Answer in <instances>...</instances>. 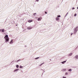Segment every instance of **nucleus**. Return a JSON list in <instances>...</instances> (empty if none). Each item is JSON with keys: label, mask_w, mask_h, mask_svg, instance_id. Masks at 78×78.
<instances>
[{"label": "nucleus", "mask_w": 78, "mask_h": 78, "mask_svg": "<svg viewBox=\"0 0 78 78\" xmlns=\"http://www.w3.org/2000/svg\"><path fill=\"white\" fill-rule=\"evenodd\" d=\"M42 64H43V63L41 65H42Z\"/></svg>", "instance_id": "nucleus-31"}, {"label": "nucleus", "mask_w": 78, "mask_h": 78, "mask_svg": "<svg viewBox=\"0 0 78 78\" xmlns=\"http://www.w3.org/2000/svg\"><path fill=\"white\" fill-rule=\"evenodd\" d=\"M77 9H78V7H77Z\"/></svg>", "instance_id": "nucleus-30"}, {"label": "nucleus", "mask_w": 78, "mask_h": 78, "mask_svg": "<svg viewBox=\"0 0 78 78\" xmlns=\"http://www.w3.org/2000/svg\"><path fill=\"white\" fill-rule=\"evenodd\" d=\"M66 75H68V73H66Z\"/></svg>", "instance_id": "nucleus-18"}, {"label": "nucleus", "mask_w": 78, "mask_h": 78, "mask_svg": "<svg viewBox=\"0 0 78 78\" xmlns=\"http://www.w3.org/2000/svg\"><path fill=\"white\" fill-rule=\"evenodd\" d=\"M20 68L21 69H22V68H23V66H20Z\"/></svg>", "instance_id": "nucleus-15"}, {"label": "nucleus", "mask_w": 78, "mask_h": 78, "mask_svg": "<svg viewBox=\"0 0 78 78\" xmlns=\"http://www.w3.org/2000/svg\"><path fill=\"white\" fill-rule=\"evenodd\" d=\"M39 1V0H36V2H38Z\"/></svg>", "instance_id": "nucleus-20"}, {"label": "nucleus", "mask_w": 78, "mask_h": 78, "mask_svg": "<svg viewBox=\"0 0 78 78\" xmlns=\"http://www.w3.org/2000/svg\"><path fill=\"white\" fill-rule=\"evenodd\" d=\"M68 71H69V72H71V71H72V69H70Z\"/></svg>", "instance_id": "nucleus-12"}, {"label": "nucleus", "mask_w": 78, "mask_h": 78, "mask_svg": "<svg viewBox=\"0 0 78 78\" xmlns=\"http://www.w3.org/2000/svg\"><path fill=\"white\" fill-rule=\"evenodd\" d=\"M31 29H32V28L30 27H28L27 28V29L28 30H31Z\"/></svg>", "instance_id": "nucleus-5"}, {"label": "nucleus", "mask_w": 78, "mask_h": 78, "mask_svg": "<svg viewBox=\"0 0 78 78\" xmlns=\"http://www.w3.org/2000/svg\"><path fill=\"white\" fill-rule=\"evenodd\" d=\"M42 17H40L38 18V19L37 20L38 21H41V20H42Z\"/></svg>", "instance_id": "nucleus-2"}, {"label": "nucleus", "mask_w": 78, "mask_h": 78, "mask_svg": "<svg viewBox=\"0 0 78 78\" xmlns=\"http://www.w3.org/2000/svg\"><path fill=\"white\" fill-rule=\"evenodd\" d=\"M19 70V69H16L14 70V72H16V71H18Z\"/></svg>", "instance_id": "nucleus-4"}, {"label": "nucleus", "mask_w": 78, "mask_h": 78, "mask_svg": "<svg viewBox=\"0 0 78 78\" xmlns=\"http://www.w3.org/2000/svg\"><path fill=\"white\" fill-rule=\"evenodd\" d=\"M76 58L77 59H78V55H76Z\"/></svg>", "instance_id": "nucleus-13"}, {"label": "nucleus", "mask_w": 78, "mask_h": 78, "mask_svg": "<svg viewBox=\"0 0 78 78\" xmlns=\"http://www.w3.org/2000/svg\"><path fill=\"white\" fill-rule=\"evenodd\" d=\"M4 38L5 39L6 42L9 41V37H8V35H6L5 37Z\"/></svg>", "instance_id": "nucleus-1"}, {"label": "nucleus", "mask_w": 78, "mask_h": 78, "mask_svg": "<svg viewBox=\"0 0 78 78\" xmlns=\"http://www.w3.org/2000/svg\"><path fill=\"white\" fill-rule=\"evenodd\" d=\"M57 17H61V16L60 15H58L57 16Z\"/></svg>", "instance_id": "nucleus-10"}, {"label": "nucleus", "mask_w": 78, "mask_h": 78, "mask_svg": "<svg viewBox=\"0 0 78 78\" xmlns=\"http://www.w3.org/2000/svg\"><path fill=\"white\" fill-rule=\"evenodd\" d=\"M63 70L64 71H66V69H64Z\"/></svg>", "instance_id": "nucleus-19"}, {"label": "nucleus", "mask_w": 78, "mask_h": 78, "mask_svg": "<svg viewBox=\"0 0 78 78\" xmlns=\"http://www.w3.org/2000/svg\"><path fill=\"white\" fill-rule=\"evenodd\" d=\"M16 26H17V25L16 24Z\"/></svg>", "instance_id": "nucleus-29"}, {"label": "nucleus", "mask_w": 78, "mask_h": 78, "mask_svg": "<svg viewBox=\"0 0 78 78\" xmlns=\"http://www.w3.org/2000/svg\"><path fill=\"white\" fill-rule=\"evenodd\" d=\"M66 62V61H64V62H62V64H64V62Z\"/></svg>", "instance_id": "nucleus-9"}, {"label": "nucleus", "mask_w": 78, "mask_h": 78, "mask_svg": "<svg viewBox=\"0 0 78 78\" xmlns=\"http://www.w3.org/2000/svg\"><path fill=\"white\" fill-rule=\"evenodd\" d=\"M19 66L18 65H16V67H17V68H19Z\"/></svg>", "instance_id": "nucleus-11"}, {"label": "nucleus", "mask_w": 78, "mask_h": 78, "mask_svg": "<svg viewBox=\"0 0 78 78\" xmlns=\"http://www.w3.org/2000/svg\"><path fill=\"white\" fill-rule=\"evenodd\" d=\"M55 20L57 22H59V18L58 17H56L55 18Z\"/></svg>", "instance_id": "nucleus-3"}, {"label": "nucleus", "mask_w": 78, "mask_h": 78, "mask_svg": "<svg viewBox=\"0 0 78 78\" xmlns=\"http://www.w3.org/2000/svg\"><path fill=\"white\" fill-rule=\"evenodd\" d=\"M18 61H19V60L17 61V62H18Z\"/></svg>", "instance_id": "nucleus-32"}, {"label": "nucleus", "mask_w": 78, "mask_h": 78, "mask_svg": "<svg viewBox=\"0 0 78 78\" xmlns=\"http://www.w3.org/2000/svg\"><path fill=\"white\" fill-rule=\"evenodd\" d=\"M72 9H75V8L73 7L72 8Z\"/></svg>", "instance_id": "nucleus-22"}, {"label": "nucleus", "mask_w": 78, "mask_h": 78, "mask_svg": "<svg viewBox=\"0 0 78 78\" xmlns=\"http://www.w3.org/2000/svg\"><path fill=\"white\" fill-rule=\"evenodd\" d=\"M36 14V13H35L34 14V15L35 16V14Z\"/></svg>", "instance_id": "nucleus-25"}, {"label": "nucleus", "mask_w": 78, "mask_h": 78, "mask_svg": "<svg viewBox=\"0 0 78 78\" xmlns=\"http://www.w3.org/2000/svg\"><path fill=\"white\" fill-rule=\"evenodd\" d=\"M78 27H76V30H77V29H78Z\"/></svg>", "instance_id": "nucleus-17"}, {"label": "nucleus", "mask_w": 78, "mask_h": 78, "mask_svg": "<svg viewBox=\"0 0 78 78\" xmlns=\"http://www.w3.org/2000/svg\"><path fill=\"white\" fill-rule=\"evenodd\" d=\"M5 31V30H2V32H4Z\"/></svg>", "instance_id": "nucleus-16"}, {"label": "nucleus", "mask_w": 78, "mask_h": 78, "mask_svg": "<svg viewBox=\"0 0 78 78\" xmlns=\"http://www.w3.org/2000/svg\"><path fill=\"white\" fill-rule=\"evenodd\" d=\"M45 14H47V12H45Z\"/></svg>", "instance_id": "nucleus-27"}, {"label": "nucleus", "mask_w": 78, "mask_h": 78, "mask_svg": "<svg viewBox=\"0 0 78 78\" xmlns=\"http://www.w3.org/2000/svg\"><path fill=\"white\" fill-rule=\"evenodd\" d=\"M72 34H73V33H72L71 34V36H72Z\"/></svg>", "instance_id": "nucleus-26"}, {"label": "nucleus", "mask_w": 78, "mask_h": 78, "mask_svg": "<svg viewBox=\"0 0 78 78\" xmlns=\"http://www.w3.org/2000/svg\"><path fill=\"white\" fill-rule=\"evenodd\" d=\"M33 22V20H30L28 21V22L30 23V22Z\"/></svg>", "instance_id": "nucleus-7"}, {"label": "nucleus", "mask_w": 78, "mask_h": 78, "mask_svg": "<svg viewBox=\"0 0 78 78\" xmlns=\"http://www.w3.org/2000/svg\"><path fill=\"white\" fill-rule=\"evenodd\" d=\"M77 31H78V30H74V33H76V32H77Z\"/></svg>", "instance_id": "nucleus-6"}, {"label": "nucleus", "mask_w": 78, "mask_h": 78, "mask_svg": "<svg viewBox=\"0 0 78 78\" xmlns=\"http://www.w3.org/2000/svg\"><path fill=\"white\" fill-rule=\"evenodd\" d=\"M67 14H68V12L67 13L66 15V16H67Z\"/></svg>", "instance_id": "nucleus-28"}, {"label": "nucleus", "mask_w": 78, "mask_h": 78, "mask_svg": "<svg viewBox=\"0 0 78 78\" xmlns=\"http://www.w3.org/2000/svg\"><path fill=\"white\" fill-rule=\"evenodd\" d=\"M12 40L10 42V44H12Z\"/></svg>", "instance_id": "nucleus-14"}, {"label": "nucleus", "mask_w": 78, "mask_h": 78, "mask_svg": "<svg viewBox=\"0 0 78 78\" xmlns=\"http://www.w3.org/2000/svg\"><path fill=\"white\" fill-rule=\"evenodd\" d=\"M63 78H66V77L63 76Z\"/></svg>", "instance_id": "nucleus-24"}, {"label": "nucleus", "mask_w": 78, "mask_h": 78, "mask_svg": "<svg viewBox=\"0 0 78 78\" xmlns=\"http://www.w3.org/2000/svg\"><path fill=\"white\" fill-rule=\"evenodd\" d=\"M38 58H35V59H38Z\"/></svg>", "instance_id": "nucleus-23"}, {"label": "nucleus", "mask_w": 78, "mask_h": 78, "mask_svg": "<svg viewBox=\"0 0 78 78\" xmlns=\"http://www.w3.org/2000/svg\"><path fill=\"white\" fill-rule=\"evenodd\" d=\"M76 16V14H75V15H74L75 17V16Z\"/></svg>", "instance_id": "nucleus-21"}, {"label": "nucleus", "mask_w": 78, "mask_h": 78, "mask_svg": "<svg viewBox=\"0 0 78 78\" xmlns=\"http://www.w3.org/2000/svg\"><path fill=\"white\" fill-rule=\"evenodd\" d=\"M72 53H71L69 55V56H72Z\"/></svg>", "instance_id": "nucleus-8"}]
</instances>
